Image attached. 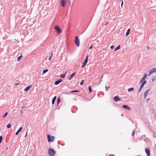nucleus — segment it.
<instances>
[{
  "mask_svg": "<svg viewBox=\"0 0 156 156\" xmlns=\"http://www.w3.org/2000/svg\"><path fill=\"white\" fill-rule=\"evenodd\" d=\"M87 61H88L87 60V59H85L84 60V61H83V63L82 65L81 66V67L82 68L84 67L85 66V65H86V64H87Z\"/></svg>",
  "mask_w": 156,
  "mask_h": 156,
  "instance_id": "nucleus-9",
  "label": "nucleus"
},
{
  "mask_svg": "<svg viewBox=\"0 0 156 156\" xmlns=\"http://www.w3.org/2000/svg\"><path fill=\"white\" fill-rule=\"evenodd\" d=\"M149 73L148 75V76H150L152 73H153V71L152 69L150 70Z\"/></svg>",
  "mask_w": 156,
  "mask_h": 156,
  "instance_id": "nucleus-20",
  "label": "nucleus"
},
{
  "mask_svg": "<svg viewBox=\"0 0 156 156\" xmlns=\"http://www.w3.org/2000/svg\"><path fill=\"white\" fill-rule=\"evenodd\" d=\"M108 23V22L106 23L105 24V25L106 26L107 24Z\"/></svg>",
  "mask_w": 156,
  "mask_h": 156,
  "instance_id": "nucleus-50",
  "label": "nucleus"
},
{
  "mask_svg": "<svg viewBox=\"0 0 156 156\" xmlns=\"http://www.w3.org/2000/svg\"><path fill=\"white\" fill-rule=\"evenodd\" d=\"M8 113L7 112H6L5 114L3 116V117H5L8 114Z\"/></svg>",
  "mask_w": 156,
  "mask_h": 156,
  "instance_id": "nucleus-31",
  "label": "nucleus"
},
{
  "mask_svg": "<svg viewBox=\"0 0 156 156\" xmlns=\"http://www.w3.org/2000/svg\"><path fill=\"white\" fill-rule=\"evenodd\" d=\"M147 77V74L146 73H145L143 77L142 78L141 80H140V83L142 82Z\"/></svg>",
  "mask_w": 156,
  "mask_h": 156,
  "instance_id": "nucleus-12",
  "label": "nucleus"
},
{
  "mask_svg": "<svg viewBox=\"0 0 156 156\" xmlns=\"http://www.w3.org/2000/svg\"><path fill=\"white\" fill-rule=\"evenodd\" d=\"M56 99V96H55L54 97V98H53L52 99L55 100Z\"/></svg>",
  "mask_w": 156,
  "mask_h": 156,
  "instance_id": "nucleus-41",
  "label": "nucleus"
},
{
  "mask_svg": "<svg viewBox=\"0 0 156 156\" xmlns=\"http://www.w3.org/2000/svg\"><path fill=\"white\" fill-rule=\"evenodd\" d=\"M123 1L122 0V2L121 3V7L122 6V5H123Z\"/></svg>",
  "mask_w": 156,
  "mask_h": 156,
  "instance_id": "nucleus-44",
  "label": "nucleus"
},
{
  "mask_svg": "<svg viewBox=\"0 0 156 156\" xmlns=\"http://www.w3.org/2000/svg\"><path fill=\"white\" fill-rule=\"evenodd\" d=\"M135 133V132L134 131V130H133V131L132 133V136H133V135Z\"/></svg>",
  "mask_w": 156,
  "mask_h": 156,
  "instance_id": "nucleus-38",
  "label": "nucleus"
},
{
  "mask_svg": "<svg viewBox=\"0 0 156 156\" xmlns=\"http://www.w3.org/2000/svg\"><path fill=\"white\" fill-rule=\"evenodd\" d=\"M19 83H15V86H16L17 85H19Z\"/></svg>",
  "mask_w": 156,
  "mask_h": 156,
  "instance_id": "nucleus-39",
  "label": "nucleus"
},
{
  "mask_svg": "<svg viewBox=\"0 0 156 156\" xmlns=\"http://www.w3.org/2000/svg\"><path fill=\"white\" fill-rule=\"evenodd\" d=\"M145 151L147 156H150V151L149 148L147 147L145 149Z\"/></svg>",
  "mask_w": 156,
  "mask_h": 156,
  "instance_id": "nucleus-5",
  "label": "nucleus"
},
{
  "mask_svg": "<svg viewBox=\"0 0 156 156\" xmlns=\"http://www.w3.org/2000/svg\"><path fill=\"white\" fill-rule=\"evenodd\" d=\"M61 6L62 7H64L65 6V1L64 0H62L61 2Z\"/></svg>",
  "mask_w": 156,
  "mask_h": 156,
  "instance_id": "nucleus-13",
  "label": "nucleus"
},
{
  "mask_svg": "<svg viewBox=\"0 0 156 156\" xmlns=\"http://www.w3.org/2000/svg\"><path fill=\"white\" fill-rule=\"evenodd\" d=\"M27 132L26 133V135H25V137H26L27 136Z\"/></svg>",
  "mask_w": 156,
  "mask_h": 156,
  "instance_id": "nucleus-47",
  "label": "nucleus"
},
{
  "mask_svg": "<svg viewBox=\"0 0 156 156\" xmlns=\"http://www.w3.org/2000/svg\"><path fill=\"white\" fill-rule=\"evenodd\" d=\"M133 90H134V88H133V87H131V88H129L127 90L129 92H130V91H133Z\"/></svg>",
  "mask_w": 156,
  "mask_h": 156,
  "instance_id": "nucleus-18",
  "label": "nucleus"
},
{
  "mask_svg": "<svg viewBox=\"0 0 156 156\" xmlns=\"http://www.w3.org/2000/svg\"><path fill=\"white\" fill-rule=\"evenodd\" d=\"M130 29H128L127 30V31L126 33V36H128L129 34V32H130Z\"/></svg>",
  "mask_w": 156,
  "mask_h": 156,
  "instance_id": "nucleus-16",
  "label": "nucleus"
},
{
  "mask_svg": "<svg viewBox=\"0 0 156 156\" xmlns=\"http://www.w3.org/2000/svg\"><path fill=\"white\" fill-rule=\"evenodd\" d=\"M60 101V98L59 97L57 98V105H58Z\"/></svg>",
  "mask_w": 156,
  "mask_h": 156,
  "instance_id": "nucleus-24",
  "label": "nucleus"
},
{
  "mask_svg": "<svg viewBox=\"0 0 156 156\" xmlns=\"http://www.w3.org/2000/svg\"><path fill=\"white\" fill-rule=\"evenodd\" d=\"M155 80H156V76H154L152 78V81L153 82Z\"/></svg>",
  "mask_w": 156,
  "mask_h": 156,
  "instance_id": "nucleus-29",
  "label": "nucleus"
},
{
  "mask_svg": "<svg viewBox=\"0 0 156 156\" xmlns=\"http://www.w3.org/2000/svg\"><path fill=\"white\" fill-rule=\"evenodd\" d=\"M122 107L123 108L126 109V110H130V108H129V107L126 105H123L122 106Z\"/></svg>",
  "mask_w": 156,
  "mask_h": 156,
  "instance_id": "nucleus-6",
  "label": "nucleus"
},
{
  "mask_svg": "<svg viewBox=\"0 0 156 156\" xmlns=\"http://www.w3.org/2000/svg\"><path fill=\"white\" fill-rule=\"evenodd\" d=\"M62 81V80L61 79H59L56 81H55V85H57L61 83Z\"/></svg>",
  "mask_w": 156,
  "mask_h": 156,
  "instance_id": "nucleus-10",
  "label": "nucleus"
},
{
  "mask_svg": "<svg viewBox=\"0 0 156 156\" xmlns=\"http://www.w3.org/2000/svg\"><path fill=\"white\" fill-rule=\"evenodd\" d=\"M154 136L156 138V135Z\"/></svg>",
  "mask_w": 156,
  "mask_h": 156,
  "instance_id": "nucleus-52",
  "label": "nucleus"
},
{
  "mask_svg": "<svg viewBox=\"0 0 156 156\" xmlns=\"http://www.w3.org/2000/svg\"><path fill=\"white\" fill-rule=\"evenodd\" d=\"M52 57V54H51V55L49 57V58H48V60H50L51 59Z\"/></svg>",
  "mask_w": 156,
  "mask_h": 156,
  "instance_id": "nucleus-37",
  "label": "nucleus"
},
{
  "mask_svg": "<svg viewBox=\"0 0 156 156\" xmlns=\"http://www.w3.org/2000/svg\"><path fill=\"white\" fill-rule=\"evenodd\" d=\"M48 69H44V70H43V74H45V73H46L48 71Z\"/></svg>",
  "mask_w": 156,
  "mask_h": 156,
  "instance_id": "nucleus-23",
  "label": "nucleus"
},
{
  "mask_svg": "<svg viewBox=\"0 0 156 156\" xmlns=\"http://www.w3.org/2000/svg\"><path fill=\"white\" fill-rule=\"evenodd\" d=\"M147 48L148 49H149V47L148 46H147Z\"/></svg>",
  "mask_w": 156,
  "mask_h": 156,
  "instance_id": "nucleus-49",
  "label": "nucleus"
},
{
  "mask_svg": "<svg viewBox=\"0 0 156 156\" xmlns=\"http://www.w3.org/2000/svg\"><path fill=\"white\" fill-rule=\"evenodd\" d=\"M22 54L21 55L19 56L18 58H17V61H19L20 60V59H21V58H22Z\"/></svg>",
  "mask_w": 156,
  "mask_h": 156,
  "instance_id": "nucleus-25",
  "label": "nucleus"
},
{
  "mask_svg": "<svg viewBox=\"0 0 156 156\" xmlns=\"http://www.w3.org/2000/svg\"><path fill=\"white\" fill-rule=\"evenodd\" d=\"M92 47H93V45H92L89 48V49H91L92 48Z\"/></svg>",
  "mask_w": 156,
  "mask_h": 156,
  "instance_id": "nucleus-40",
  "label": "nucleus"
},
{
  "mask_svg": "<svg viewBox=\"0 0 156 156\" xmlns=\"http://www.w3.org/2000/svg\"><path fill=\"white\" fill-rule=\"evenodd\" d=\"M110 87H107L106 86H105V90L106 91H107L108 90V88H109Z\"/></svg>",
  "mask_w": 156,
  "mask_h": 156,
  "instance_id": "nucleus-34",
  "label": "nucleus"
},
{
  "mask_svg": "<svg viewBox=\"0 0 156 156\" xmlns=\"http://www.w3.org/2000/svg\"><path fill=\"white\" fill-rule=\"evenodd\" d=\"M7 128L8 129L10 128L11 127V124L10 123H9L6 126Z\"/></svg>",
  "mask_w": 156,
  "mask_h": 156,
  "instance_id": "nucleus-27",
  "label": "nucleus"
},
{
  "mask_svg": "<svg viewBox=\"0 0 156 156\" xmlns=\"http://www.w3.org/2000/svg\"><path fill=\"white\" fill-rule=\"evenodd\" d=\"M32 87V85L31 86H28L26 87V88L24 89V90L26 92H27L28 91L30 90V88Z\"/></svg>",
  "mask_w": 156,
  "mask_h": 156,
  "instance_id": "nucleus-11",
  "label": "nucleus"
},
{
  "mask_svg": "<svg viewBox=\"0 0 156 156\" xmlns=\"http://www.w3.org/2000/svg\"><path fill=\"white\" fill-rule=\"evenodd\" d=\"M80 91L79 90H73L71 91V93H73V92H78Z\"/></svg>",
  "mask_w": 156,
  "mask_h": 156,
  "instance_id": "nucleus-26",
  "label": "nucleus"
},
{
  "mask_svg": "<svg viewBox=\"0 0 156 156\" xmlns=\"http://www.w3.org/2000/svg\"><path fill=\"white\" fill-rule=\"evenodd\" d=\"M47 139L48 142H52L55 140V137L48 134H47Z\"/></svg>",
  "mask_w": 156,
  "mask_h": 156,
  "instance_id": "nucleus-1",
  "label": "nucleus"
},
{
  "mask_svg": "<svg viewBox=\"0 0 156 156\" xmlns=\"http://www.w3.org/2000/svg\"><path fill=\"white\" fill-rule=\"evenodd\" d=\"M66 72L65 73L61 74L60 75V77L62 78H64L65 77L66 74Z\"/></svg>",
  "mask_w": 156,
  "mask_h": 156,
  "instance_id": "nucleus-17",
  "label": "nucleus"
},
{
  "mask_svg": "<svg viewBox=\"0 0 156 156\" xmlns=\"http://www.w3.org/2000/svg\"><path fill=\"white\" fill-rule=\"evenodd\" d=\"M142 88H143V87H142V86H140V88L139 89V91H138L139 92H140Z\"/></svg>",
  "mask_w": 156,
  "mask_h": 156,
  "instance_id": "nucleus-35",
  "label": "nucleus"
},
{
  "mask_svg": "<svg viewBox=\"0 0 156 156\" xmlns=\"http://www.w3.org/2000/svg\"><path fill=\"white\" fill-rule=\"evenodd\" d=\"M149 90V89L147 90H146L144 93V98L145 99H146L147 97V94L148 93V91Z\"/></svg>",
  "mask_w": 156,
  "mask_h": 156,
  "instance_id": "nucleus-7",
  "label": "nucleus"
},
{
  "mask_svg": "<svg viewBox=\"0 0 156 156\" xmlns=\"http://www.w3.org/2000/svg\"><path fill=\"white\" fill-rule=\"evenodd\" d=\"M147 81L146 80H144L143 81L141 84L140 86L142 87H143L145 84L147 83Z\"/></svg>",
  "mask_w": 156,
  "mask_h": 156,
  "instance_id": "nucleus-14",
  "label": "nucleus"
},
{
  "mask_svg": "<svg viewBox=\"0 0 156 156\" xmlns=\"http://www.w3.org/2000/svg\"><path fill=\"white\" fill-rule=\"evenodd\" d=\"M149 73L148 75V76H150L152 73H153V71L152 69L150 70Z\"/></svg>",
  "mask_w": 156,
  "mask_h": 156,
  "instance_id": "nucleus-21",
  "label": "nucleus"
},
{
  "mask_svg": "<svg viewBox=\"0 0 156 156\" xmlns=\"http://www.w3.org/2000/svg\"><path fill=\"white\" fill-rule=\"evenodd\" d=\"M114 48V46L113 45H112L111 46L110 48L111 49H113Z\"/></svg>",
  "mask_w": 156,
  "mask_h": 156,
  "instance_id": "nucleus-42",
  "label": "nucleus"
},
{
  "mask_svg": "<svg viewBox=\"0 0 156 156\" xmlns=\"http://www.w3.org/2000/svg\"><path fill=\"white\" fill-rule=\"evenodd\" d=\"M154 119H156V115H155L154 117Z\"/></svg>",
  "mask_w": 156,
  "mask_h": 156,
  "instance_id": "nucleus-48",
  "label": "nucleus"
},
{
  "mask_svg": "<svg viewBox=\"0 0 156 156\" xmlns=\"http://www.w3.org/2000/svg\"><path fill=\"white\" fill-rule=\"evenodd\" d=\"M55 29L57 31V34H59L62 33V31L60 29L59 27L58 26H56L55 27Z\"/></svg>",
  "mask_w": 156,
  "mask_h": 156,
  "instance_id": "nucleus-4",
  "label": "nucleus"
},
{
  "mask_svg": "<svg viewBox=\"0 0 156 156\" xmlns=\"http://www.w3.org/2000/svg\"><path fill=\"white\" fill-rule=\"evenodd\" d=\"M120 45H118L115 48V51H116L117 50L119 49L120 48Z\"/></svg>",
  "mask_w": 156,
  "mask_h": 156,
  "instance_id": "nucleus-19",
  "label": "nucleus"
},
{
  "mask_svg": "<svg viewBox=\"0 0 156 156\" xmlns=\"http://www.w3.org/2000/svg\"><path fill=\"white\" fill-rule=\"evenodd\" d=\"M84 82V80H82V81L80 83V85H82L83 83Z\"/></svg>",
  "mask_w": 156,
  "mask_h": 156,
  "instance_id": "nucleus-32",
  "label": "nucleus"
},
{
  "mask_svg": "<svg viewBox=\"0 0 156 156\" xmlns=\"http://www.w3.org/2000/svg\"><path fill=\"white\" fill-rule=\"evenodd\" d=\"M88 55L86 57V58H85V59H86L87 60V61H88Z\"/></svg>",
  "mask_w": 156,
  "mask_h": 156,
  "instance_id": "nucleus-43",
  "label": "nucleus"
},
{
  "mask_svg": "<svg viewBox=\"0 0 156 156\" xmlns=\"http://www.w3.org/2000/svg\"><path fill=\"white\" fill-rule=\"evenodd\" d=\"M72 78V77H71V76H70V77L68 79L69 80H70Z\"/></svg>",
  "mask_w": 156,
  "mask_h": 156,
  "instance_id": "nucleus-45",
  "label": "nucleus"
},
{
  "mask_svg": "<svg viewBox=\"0 0 156 156\" xmlns=\"http://www.w3.org/2000/svg\"><path fill=\"white\" fill-rule=\"evenodd\" d=\"M23 129V127H20L18 130V131L16 133V135H17L20 132L21 130H22Z\"/></svg>",
  "mask_w": 156,
  "mask_h": 156,
  "instance_id": "nucleus-15",
  "label": "nucleus"
},
{
  "mask_svg": "<svg viewBox=\"0 0 156 156\" xmlns=\"http://www.w3.org/2000/svg\"><path fill=\"white\" fill-rule=\"evenodd\" d=\"M152 69L153 71V73L156 72V68H153Z\"/></svg>",
  "mask_w": 156,
  "mask_h": 156,
  "instance_id": "nucleus-30",
  "label": "nucleus"
},
{
  "mask_svg": "<svg viewBox=\"0 0 156 156\" xmlns=\"http://www.w3.org/2000/svg\"><path fill=\"white\" fill-rule=\"evenodd\" d=\"M2 140V136H0V144L1 143Z\"/></svg>",
  "mask_w": 156,
  "mask_h": 156,
  "instance_id": "nucleus-33",
  "label": "nucleus"
},
{
  "mask_svg": "<svg viewBox=\"0 0 156 156\" xmlns=\"http://www.w3.org/2000/svg\"><path fill=\"white\" fill-rule=\"evenodd\" d=\"M55 100H54V99H52V105H53L54 103H55Z\"/></svg>",
  "mask_w": 156,
  "mask_h": 156,
  "instance_id": "nucleus-36",
  "label": "nucleus"
},
{
  "mask_svg": "<svg viewBox=\"0 0 156 156\" xmlns=\"http://www.w3.org/2000/svg\"><path fill=\"white\" fill-rule=\"evenodd\" d=\"M113 99L115 101L117 102L121 100V98H119L118 96H115L114 98Z\"/></svg>",
  "mask_w": 156,
  "mask_h": 156,
  "instance_id": "nucleus-8",
  "label": "nucleus"
},
{
  "mask_svg": "<svg viewBox=\"0 0 156 156\" xmlns=\"http://www.w3.org/2000/svg\"><path fill=\"white\" fill-rule=\"evenodd\" d=\"M76 74V73H72V74L70 75L71 77H72V78Z\"/></svg>",
  "mask_w": 156,
  "mask_h": 156,
  "instance_id": "nucleus-28",
  "label": "nucleus"
},
{
  "mask_svg": "<svg viewBox=\"0 0 156 156\" xmlns=\"http://www.w3.org/2000/svg\"><path fill=\"white\" fill-rule=\"evenodd\" d=\"M75 44L78 47L80 46V41L78 37L77 36H76L75 37Z\"/></svg>",
  "mask_w": 156,
  "mask_h": 156,
  "instance_id": "nucleus-3",
  "label": "nucleus"
},
{
  "mask_svg": "<svg viewBox=\"0 0 156 156\" xmlns=\"http://www.w3.org/2000/svg\"><path fill=\"white\" fill-rule=\"evenodd\" d=\"M48 153L49 156H54L56 151L52 148H50L48 149Z\"/></svg>",
  "mask_w": 156,
  "mask_h": 156,
  "instance_id": "nucleus-2",
  "label": "nucleus"
},
{
  "mask_svg": "<svg viewBox=\"0 0 156 156\" xmlns=\"http://www.w3.org/2000/svg\"><path fill=\"white\" fill-rule=\"evenodd\" d=\"M103 77V75H102L101 77V78H102Z\"/></svg>",
  "mask_w": 156,
  "mask_h": 156,
  "instance_id": "nucleus-51",
  "label": "nucleus"
},
{
  "mask_svg": "<svg viewBox=\"0 0 156 156\" xmlns=\"http://www.w3.org/2000/svg\"><path fill=\"white\" fill-rule=\"evenodd\" d=\"M88 89L89 90V92L90 93L91 92H92V90L91 88V86L90 85L88 86Z\"/></svg>",
  "mask_w": 156,
  "mask_h": 156,
  "instance_id": "nucleus-22",
  "label": "nucleus"
},
{
  "mask_svg": "<svg viewBox=\"0 0 156 156\" xmlns=\"http://www.w3.org/2000/svg\"><path fill=\"white\" fill-rule=\"evenodd\" d=\"M150 98H148L147 99V101H148L149 100H150Z\"/></svg>",
  "mask_w": 156,
  "mask_h": 156,
  "instance_id": "nucleus-46",
  "label": "nucleus"
}]
</instances>
